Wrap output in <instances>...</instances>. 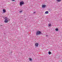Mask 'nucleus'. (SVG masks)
<instances>
[{
	"instance_id": "f257e3e1",
	"label": "nucleus",
	"mask_w": 62,
	"mask_h": 62,
	"mask_svg": "<svg viewBox=\"0 0 62 62\" xmlns=\"http://www.w3.org/2000/svg\"><path fill=\"white\" fill-rule=\"evenodd\" d=\"M36 34V35H37V36H38L39 35H40V31H37Z\"/></svg>"
},
{
	"instance_id": "f03ea898",
	"label": "nucleus",
	"mask_w": 62,
	"mask_h": 62,
	"mask_svg": "<svg viewBox=\"0 0 62 62\" xmlns=\"http://www.w3.org/2000/svg\"><path fill=\"white\" fill-rule=\"evenodd\" d=\"M5 21H4V22L5 23H8V18L7 17H5Z\"/></svg>"
},
{
	"instance_id": "7ed1b4c3",
	"label": "nucleus",
	"mask_w": 62,
	"mask_h": 62,
	"mask_svg": "<svg viewBox=\"0 0 62 62\" xmlns=\"http://www.w3.org/2000/svg\"><path fill=\"white\" fill-rule=\"evenodd\" d=\"M24 2L23 1H21L20 2V5L21 6L22 5H23L24 4Z\"/></svg>"
},
{
	"instance_id": "20e7f679",
	"label": "nucleus",
	"mask_w": 62,
	"mask_h": 62,
	"mask_svg": "<svg viewBox=\"0 0 62 62\" xmlns=\"http://www.w3.org/2000/svg\"><path fill=\"white\" fill-rule=\"evenodd\" d=\"M35 45L36 47H38L39 46V43H35Z\"/></svg>"
},
{
	"instance_id": "39448f33",
	"label": "nucleus",
	"mask_w": 62,
	"mask_h": 62,
	"mask_svg": "<svg viewBox=\"0 0 62 62\" xmlns=\"http://www.w3.org/2000/svg\"><path fill=\"white\" fill-rule=\"evenodd\" d=\"M45 7H46V5H43L42 6V8H44Z\"/></svg>"
},
{
	"instance_id": "423d86ee",
	"label": "nucleus",
	"mask_w": 62,
	"mask_h": 62,
	"mask_svg": "<svg viewBox=\"0 0 62 62\" xmlns=\"http://www.w3.org/2000/svg\"><path fill=\"white\" fill-rule=\"evenodd\" d=\"M45 14H48L49 13V12L48 11H46L45 12Z\"/></svg>"
},
{
	"instance_id": "0eeeda50",
	"label": "nucleus",
	"mask_w": 62,
	"mask_h": 62,
	"mask_svg": "<svg viewBox=\"0 0 62 62\" xmlns=\"http://www.w3.org/2000/svg\"><path fill=\"white\" fill-rule=\"evenodd\" d=\"M3 11L4 12V13H5L6 12V10L5 9H3Z\"/></svg>"
},
{
	"instance_id": "6e6552de",
	"label": "nucleus",
	"mask_w": 62,
	"mask_h": 62,
	"mask_svg": "<svg viewBox=\"0 0 62 62\" xmlns=\"http://www.w3.org/2000/svg\"><path fill=\"white\" fill-rule=\"evenodd\" d=\"M55 30L56 31H58V28H56L55 29Z\"/></svg>"
},
{
	"instance_id": "1a4fd4ad",
	"label": "nucleus",
	"mask_w": 62,
	"mask_h": 62,
	"mask_svg": "<svg viewBox=\"0 0 62 62\" xmlns=\"http://www.w3.org/2000/svg\"><path fill=\"white\" fill-rule=\"evenodd\" d=\"M48 26H52V24L51 23H50L49 24Z\"/></svg>"
},
{
	"instance_id": "9d476101",
	"label": "nucleus",
	"mask_w": 62,
	"mask_h": 62,
	"mask_svg": "<svg viewBox=\"0 0 62 62\" xmlns=\"http://www.w3.org/2000/svg\"><path fill=\"white\" fill-rule=\"evenodd\" d=\"M57 2H59L61 1V0H57Z\"/></svg>"
},
{
	"instance_id": "9b49d317",
	"label": "nucleus",
	"mask_w": 62,
	"mask_h": 62,
	"mask_svg": "<svg viewBox=\"0 0 62 62\" xmlns=\"http://www.w3.org/2000/svg\"><path fill=\"white\" fill-rule=\"evenodd\" d=\"M51 52H48V54H51Z\"/></svg>"
},
{
	"instance_id": "f8f14e48",
	"label": "nucleus",
	"mask_w": 62,
	"mask_h": 62,
	"mask_svg": "<svg viewBox=\"0 0 62 62\" xmlns=\"http://www.w3.org/2000/svg\"><path fill=\"white\" fill-rule=\"evenodd\" d=\"M29 60L30 61H32V59L31 58H29Z\"/></svg>"
},
{
	"instance_id": "ddd939ff",
	"label": "nucleus",
	"mask_w": 62,
	"mask_h": 62,
	"mask_svg": "<svg viewBox=\"0 0 62 62\" xmlns=\"http://www.w3.org/2000/svg\"><path fill=\"white\" fill-rule=\"evenodd\" d=\"M40 34H41V35H42V34H42V33L41 32V31H40Z\"/></svg>"
},
{
	"instance_id": "4468645a",
	"label": "nucleus",
	"mask_w": 62,
	"mask_h": 62,
	"mask_svg": "<svg viewBox=\"0 0 62 62\" xmlns=\"http://www.w3.org/2000/svg\"><path fill=\"white\" fill-rule=\"evenodd\" d=\"M22 12V11H19V13H21Z\"/></svg>"
},
{
	"instance_id": "2eb2a0df",
	"label": "nucleus",
	"mask_w": 62,
	"mask_h": 62,
	"mask_svg": "<svg viewBox=\"0 0 62 62\" xmlns=\"http://www.w3.org/2000/svg\"><path fill=\"white\" fill-rule=\"evenodd\" d=\"M33 13H34V14H35V13H36V12H34Z\"/></svg>"
},
{
	"instance_id": "dca6fc26",
	"label": "nucleus",
	"mask_w": 62,
	"mask_h": 62,
	"mask_svg": "<svg viewBox=\"0 0 62 62\" xmlns=\"http://www.w3.org/2000/svg\"><path fill=\"white\" fill-rule=\"evenodd\" d=\"M12 0V1H15V0Z\"/></svg>"
},
{
	"instance_id": "f3484780",
	"label": "nucleus",
	"mask_w": 62,
	"mask_h": 62,
	"mask_svg": "<svg viewBox=\"0 0 62 62\" xmlns=\"http://www.w3.org/2000/svg\"><path fill=\"white\" fill-rule=\"evenodd\" d=\"M46 37H48V36L46 35Z\"/></svg>"
},
{
	"instance_id": "a211bd4d",
	"label": "nucleus",
	"mask_w": 62,
	"mask_h": 62,
	"mask_svg": "<svg viewBox=\"0 0 62 62\" xmlns=\"http://www.w3.org/2000/svg\"><path fill=\"white\" fill-rule=\"evenodd\" d=\"M11 52V53H12V52Z\"/></svg>"
}]
</instances>
